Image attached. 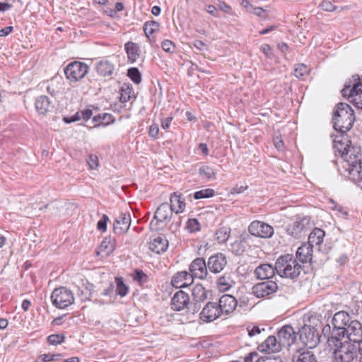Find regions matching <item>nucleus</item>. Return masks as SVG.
Segmentation results:
<instances>
[{
    "instance_id": "11",
    "label": "nucleus",
    "mask_w": 362,
    "mask_h": 362,
    "mask_svg": "<svg viewBox=\"0 0 362 362\" xmlns=\"http://www.w3.org/2000/svg\"><path fill=\"white\" fill-rule=\"evenodd\" d=\"M277 284L273 281H266L255 284L252 288V293L257 298H266L276 292Z\"/></svg>"
},
{
    "instance_id": "50",
    "label": "nucleus",
    "mask_w": 362,
    "mask_h": 362,
    "mask_svg": "<svg viewBox=\"0 0 362 362\" xmlns=\"http://www.w3.org/2000/svg\"><path fill=\"white\" fill-rule=\"evenodd\" d=\"M161 47L165 52L169 53H173L175 49V46L174 43L169 40H164L162 42Z\"/></svg>"
},
{
    "instance_id": "54",
    "label": "nucleus",
    "mask_w": 362,
    "mask_h": 362,
    "mask_svg": "<svg viewBox=\"0 0 362 362\" xmlns=\"http://www.w3.org/2000/svg\"><path fill=\"white\" fill-rule=\"evenodd\" d=\"M255 362H282V361L279 357L265 356L257 358Z\"/></svg>"
},
{
    "instance_id": "43",
    "label": "nucleus",
    "mask_w": 362,
    "mask_h": 362,
    "mask_svg": "<svg viewBox=\"0 0 362 362\" xmlns=\"http://www.w3.org/2000/svg\"><path fill=\"white\" fill-rule=\"evenodd\" d=\"M115 282L117 284V292L122 296H125L128 293V287L124 284L123 279L122 277H116Z\"/></svg>"
},
{
    "instance_id": "59",
    "label": "nucleus",
    "mask_w": 362,
    "mask_h": 362,
    "mask_svg": "<svg viewBox=\"0 0 362 362\" xmlns=\"http://www.w3.org/2000/svg\"><path fill=\"white\" fill-rule=\"evenodd\" d=\"M261 50L267 57H270L272 55V49L267 44L262 45L261 46Z\"/></svg>"
},
{
    "instance_id": "6",
    "label": "nucleus",
    "mask_w": 362,
    "mask_h": 362,
    "mask_svg": "<svg viewBox=\"0 0 362 362\" xmlns=\"http://www.w3.org/2000/svg\"><path fill=\"white\" fill-rule=\"evenodd\" d=\"M354 83L352 88L351 85H345L341 90L343 96H348L350 102L352 103L357 108L362 110V82L360 81L358 76H354Z\"/></svg>"
},
{
    "instance_id": "8",
    "label": "nucleus",
    "mask_w": 362,
    "mask_h": 362,
    "mask_svg": "<svg viewBox=\"0 0 362 362\" xmlns=\"http://www.w3.org/2000/svg\"><path fill=\"white\" fill-rule=\"evenodd\" d=\"M310 228V218L308 216H298L295 220H293L292 223L288 225L286 228V232L289 235H291L295 238H300Z\"/></svg>"
},
{
    "instance_id": "39",
    "label": "nucleus",
    "mask_w": 362,
    "mask_h": 362,
    "mask_svg": "<svg viewBox=\"0 0 362 362\" xmlns=\"http://www.w3.org/2000/svg\"><path fill=\"white\" fill-rule=\"evenodd\" d=\"M159 23L155 21H147L144 24L143 28L144 31L147 37H149V35L158 30L159 29Z\"/></svg>"
},
{
    "instance_id": "45",
    "label": "nucleus",
    "mask_w": 362,
    "mask_h": 362,
    "mask_svg": "<svg viewBox=\"0 0 362 362\" xmlns=\"http://www.w3.org/2000/svg\"><path fill=\"white\" fill-rule=\"evenodd\" d=\"M310 71L309 68L304 64H298L294 70V75L298 78H301Z\"/></svg>"
},
{
    "instance_id": "24",
    "label": "nucleus",
    "mask_w": 362,
    "mask_h": 362,
    "mask_svg": "<svg viewBox=\"0 0 362 362\" xmlns=\"http://www.w3.org/2000/svg\"><path fill=\"white\" fill-rule=\"evenodd\" d=\"M345 336H346V327L335 328L333 327L331 335L327 337L329 346H339L340 343H343L341 340L345 338Z\"/></svg>"
},
{
    "instance_id": "40",
    "label": "nucleus",
    "mask_w": 362,
    "mask_h": 362,
    "mask_svg": "<svg viewBox=\"0 0 362 362\" xmlns=\"http://www.w3.org/2000/svg\"><path fill=\"white\" fill-rule=\"evenodd\" d=\"M230 229L227 227L219 228L216 233V240L219 243H226L230 236Z\"/></svg>"
},
{
    "instance_id": "48",
    "label": "nucleus",
    "mask_w": 362,
    "mask_h": 362,
    "mask_svg": "<svg viewBox=\"0 0 362 362\" xmlns=\"http://www.w3.org/2000/svg\"><path fill=\"white\" fill-rule=\"evenodd\" d=\"M134 279L139 282L140 284H145L148 281V276L142 270H136Z\"/></svg>"
},
{
    "instance_id": "38",
    "label": "nucleus",
    "mask_w": 362,
    "mask_h": 362,
    "mask_svg": "<svg viewBox=\"0 0 362 362\" xmlns=\"http://www.w3.org/2000/svg\"><path fill=\"white\" fill-rule=\"evenodd\" d=\"M93 121L98 122L95 124V127L103 125L107 126L111 123H113L115 119L114 117L111 114L103 113V115H98L93 117Z\"/></svg>"
},
{
    "instance_id": "30",
    "label": "nucleus",
    "mask_w": 362,
    "mask_h": 362,
    "mask_svg": "<svg viewBox=\"0 0 362 362\" xmlns=\"http://www.w3.org/2000/svg\"><path fill=\"white\" fill-rule=\"evenodd\" d=\"M351 321L349 314L345 311L337 312L332 318L333 327L335 328L346 327Z\"/></svg>"
},
{
    "instance_id": "61",
    "label": "nucleus",
    "mask_w": 362,
    "mask_h": 362,
    "mask_svg": "<svg viewBox=\"0 0 362 362\" xmlns=\"http://www.w3.org/2000/svg\"><path fill=\"white\" fill-rule=\"evenodd\" d=\"M247 189V186H235L231 189V194H240Z\"/></svg>"
},
{
    "instance_id": "22",
    "label": "nucleus",
    "mask_w": 362,
    "mask_h": 362,
    "mask_svg": "<svg viewBox=\"0 0 362 362\" xmlns=\"http://www.w3.org/2000/svg\"><path fill=\"white\" fill-rule=\"evenodd\" d=\"M189 296L182 291L176 292L171 300L172 308L176 311H180L188 305Z\"/></svg>"
},
{
    "instance_id": "64",
    "label": "nucleus",
    "mask_w": 362,
    "mask_h": 362,
    "mask_svg": "<svg viewBox=\"0 0 362 362\" xmlns=\"http://www.w3.org/2000/svg\"><path fill=\"white\" fill-rule=\"evenodd\" d=\"M257 357V354L255 351L250 353L248 355H247L245 358V362H253L254 358Z\"/></svg>"
},
{
    "instance_id": "19",
    "label": "nucleus",
    "mask_w": 362,
    "mask_h": 362,
    "mask_svg": "<svg viewBox=\"0 0 362 362\" xmlns=\"http://www.w3.org/2000/svg\"><path fill=\"white\" fill-rule=\"evenodd\" d=\"M131 225L129 214H121L114 221L113 230L115 233L122 235L127 233Z\"/></svg>"
},
{
    "instance_id": "26",
    "label": "nucleus",
    "mask_w": 362,
    "mask_h": 362,
    "mask_svg": "<svg viewBox=\"0 0 362 362\" xmlns=\"http://www.w3.org/2000/svg\"><path fill=\"white\" fill-rule=\"evenodd\" d=\"M35 108L37 112L40 115H45L47 112L52 111L53 105L47 96L40 95L35 100Z\"/></svg>"
},
{
    "instance_id": "33",
    "label": "nucleus",
    "mask_w": 362,
    "mask_h": 362,
    "mask_svg": "<svg viewBox=\"0 0 362 362\" xmlns=\"http://www.w3.org/2000/svg\"><path fill=\"white\" fill-rule=\"evenodd\" d=\"M124 49L131 63H134L139 57V47L136 43L127 42L124 45Z\"/></svg>"
},
{
    "instance_id": "14",
    "label": "nucleus",
    "mask_w": 362,
    "mask_h": 362,
    "mask_svg": "<svg viewBox=\"0 0 362 362\" xmlns=\"http://www.w3.org/2000/svg\"><path fill=\"white\" fill-rule=\"evenodd\" d=\"M348 341L362 344V325L358 320H352L346 327Z\"/></svg>"
},
{
    "instance_id": "12",
    "label": "nucleus",
    "mask_w": 362,
    "mask_h": 362,
    "mask_svg": "<svg viewBox=\"0 0 362 362\" xmlns=\"http://www.w3.org/2000/svg\"><path fill=\"white\" fill-rule=\"evenodd\" d=\"M248 230L251 235L262 238H271L274 234V228L271 226L259 221L252 222Z\"/></svg>"
},
{
    "instance_id": "25",
    "label": "nucleus",
    "mask_w": 362,
    "mask_h": 362,
    "mask_svg": "<svg viewBox=\"0 0 362 362\" xmlns=\"http://www.w3.org/2000/svg\"><path fill=\"white\" fill-rule=\"evenodd\" d=\"M115 249V240L110 236L106 237L101 242L98 251L96 252L98 255L102 257H107L110 255Z\"/></svg>"
},
{
    "instance_id": "55",
    "label": "nucleus",
    "mask_w": 362,
    "mask_h": 362,
    "mask_svg": "<svg viewBox=\"0 0 362 362\" xmlns=\"http://www.w3.org/2000/svg\"><path fill=\"white\" fill-rule=\"evenodd\" d=\"M41 357H42V360L43 362H48V361L57 360V359L62 358V355L61 354H43L41 356Z\"/></svg>"
},
{
    "instance_id": "34",
    "label": "nucleus",
    "mask_w": 362,
    "mask_h": 362,
    "mask_svg": "<svg viewBox=\"0 0 362 362\" xmlns=\"http://www.w3.org/2000/svg\"><path fill=\"white\" fill-rule=\"evenodd\" d=\"M325 232L320 228H315L308 236V244H310L312 247L314 245H320L323 242L325 237Z\"/></svg>"
},
{
    "instance_id": "9",
    "label": "nucleus",
    "mask_w": 362,
    "mask_h": 362,
    "mask_svg": "<svg viewBox=\"0 0 362 362\" xmlns=\"http://www.w3.org/2000/svg\"><path fill=\"white\" fill-rule=\"evenodd\" d=\"M88 66L86 64L78 61L69 63L64 69V74L71 81L81 80L88 74Z\"/></svg>"
},
{
    "instance_id": "21",
    "label": "nucleus",
    "mask_w": 362,
    "mask_h": 362,
    "mask_svg": "<svg viewBox=\"0 0 362 362\" xmlns=\"http://www.w3.org/2000/svg\"><path fill=\"white\" fill-rule=\"evenodd\" d=\"M194 279L189 272L182 271L176 273L172 278V285L175 288H184L190 286Z\"/></svg>"
},
{
    "instance_id": "15",
    "label": "nucleus",
    "mask_w": 362,
    "mask_h": 362,
    "mask_svg": "<svg viewBox=\"0 0 362 362\" xmlns=\"http://www.w3.org/2000/svg\"><path fill=\"white\" fill-rule=\"evenodd\" d=\"M175 209V208H171L168 203L161 204L154 214L153 219L156 221V225L167 224L171 220Z\"/></svg>"
},
{
    "instance_id": "1",
    "label": "nucleus",
    "mask_w": 362,
    "mask_h": 362,
    "mask_svg": "<svg viewBox=\"0 0 362 362\" xmlns=\"http://www.w3.org/2000/svg\"><path fill=\"white\" fill-rule=\"evenodd\" d=\"M355 121L354 112L347 103H339L334 110V128L341 133L349 131Z\"/></svg>"
},
{
    "instance_id": "60",
    "label": "nucleus",
    "mask_w": 362,
    "mask_h": 362,
    "mask_svg": "<svg viewBox=\"0 0 362 362\" xmlns=\"http://www.w3.org/2000/svg\"><path fill=\"white\" fill-rule=\"evenodd\" d=\"M13 30V26H7L0 30V37H5L9 35Z\"/></svg>"
},
{
    "instance_id": "31",
    "label": "nucleus",
    "mask_w": 362,
    "mask_h": 362,
    "mask_svg": "<svg viewBox=\"0 0 362 362\" xmlns=\"http://www.w3.org/2000/svg\"><path fill=\"white\" fill-rule=\"evenodd\" d=\"M293 362H317L313 351L300 349L293 356Z\"/></svg>"
},
{
    "instance_id": "10",
    "label": "nucleus",
    "mask_w": 362,
    "mask_h": 362,
    "mask_svg": "<svg viewBox=\"0 0 362 362\" xmlns=\"http://www.w3.org/2000/svg\"><path fill=\"white\" fill-rule=\"evenodd\" d=\"M343 136H337L333 140V148L335 153L338 152L339 155L341 157L343 160H345L344 156L347 153V156H354L355 153L360 152V148L356 146H351L348 144L349 141L346 138H343Z\"/></svg>"
},
{
    "instance_id": "5",
    "label": "nucleus",
    "mask_w": 362,
    "mask_h": 362,
    "mask_svg": "<svg viewBox=\"0 0 362 362\" xmlns=\"http://www.w3.org/2000/svg\"><path fill=\"white\" fill-rule=\"evenodd\" d=\"M51 300L56 308L64 309L74 303V296L71 290L62 286L53 291Z\"/></svg>"
},
{
    "instance_id": "62",
    "label": "nucleus",
    "mask_w": 362,
    "mask_h": 362,
    "mask_svg": "<svg viewBox=\"0 0 362 362\" xmlns=\"http://www.w3.org/2000/svg\"><path fill=\"white\" fill-rule=\"evenodd\" d=\"M92 115L93 111L90 109H86L81 111L82 119H83L84 120H88V119H90Z\"/></svg>"
},
{
    "instance_id": "63",
    "label": "nucleus",
    "mask_w": 362,
    "mask_h": 362,
    "mask_svg": "<svg viewBox=\"0 0 362 362\" xmlns=\"http://www.w3.org/2000/svg\"><path fill=\"white\" fill-rule=\"evenodd\" d=\"M247 331L250 337H253L257 334L261 333V329L257 326H254L252 329H247Z\"/></svg>"
},
{
    "instance_id": "41",
    "label": "nucleus",
    "mask_w": 362,
    "mask_h": 362,
    "mask_svg": "<svg viewBox=\"0 0 362 362\" xmlns=\"http://www.w3.org/2000/svg\"><path fill=\"white\" fill-rule=\"evenodd\" d=\"M127 76L136 84H139L141 82V74L138 68H129L127 71Z\"/></svg>"
},
{
    "instance_id": "37",
    "label": "nucleus",
    "mask_w": 362,
    "mask_h": 362,
    "mask_svg": "<svg viewBox=\"0 0 362 362\" xmlns=\"http://www.w3.org/2000/svg\"><path fill=\"white\" fill-rule=\"evenodd\" d=\"M192 296L194 301L202 303L207 298L206 291L202 285L197 284L192 288Z\"/></svg>"
},
{
    "instance_id": "16",
    "label": "nucleus",
    "mask_w": 362,
    "mask_h": 362,
    "mask_svg": "<svg viewBox=\"0 0 362 362\" xmlns=\"http://www.w3.org/2000/svg\"><path fill=\"white\" fill-rule=\"evenodd\" d=\"M227 264L226 257L223 253H217L211 256L208 259L207 267L209 270L214 273H220Z\"/></svg>"
},
{
    "instance_id": "53",
    "label": "nucleus",
    "mask_w": 362,
    "mask_h": 362,
    "mask_svg": "<svg viewBox=\"0 0 362 362\" xmlns=\"http://www.w3.org/2000/svg\"><path fill=\"white\" fill-rule=\"evenodd\" d=\"M108 220V216L105 214H103L102 218L97 223V228L99 230L105 231L107 229V222Z\"/></svg>"
},
{
    "instance_id": "52",
    "label": "nucleus",
    "mask_w": 362,
    "mask_h": 362,
    "mask_svg": "<svg viewBox=\"0 0 362 362\" xmlns=\"http://www.w3.org/2000/svg\"><path fill=\"white\" fill-rule=\"evenodd\" d=\"M87 163L89 168L92 170H95L98 167L99 160L96 155L90 154L87 159Z\"/></svg>"
},
{
    "instance_id": "13",
    "label": "nucleus",
    "mask_w": 362,
    "mask_h": 362,
    "mask_svg": "<svg viewBox=\"0 0 362 362\" xmlns=\"http://www.w3.org/2000/svg\"><path fill=\"white\" fill-rule=\"evenodd\" d=\"M189 273L193 279H205L208 275V267L205 259L202 257L194 259L189 265Z\"/></svg>"
},
{
    "instance_id": "46",
    "label": "nucleus",
    "mask_w": 362,
    "mask_h": 362,
    "mask_svg": "<svg viewBox=\"0 0 362 362\" xmlns=\"http://www.w3.org/2000/svg\"><path fill=\"white\" fill-rule=\"evenodd\" d=\"M121 96L120 101L122 103H127L131 99V93L132 92V88L129 87H127L124 88V87L121 88Z\"/></svg>"
},
{
    "instance_id": "47",
    "label": "nucleus",
    "mask_w": 362,
    "mask_h": 362,
    "mask_svg": "<svg viewBox=\"0 0 362 362\" xmlns=\"http://www.w3.org/2000/svg\"><path fill=\"white\" fill-rule=\"evenodd\" d=\"M64 339V335L52 334L47 337V341L52 345H57L62 344Z\"/></svg>"
},
{
    "instance_id": "58",
    "label": "nucleus",
    "mask_w": 362,
    "mask_h": 362,
    "mask_svg": "<svg viewBox=\"0 0 362 362\" xmlns=\"http://www.w3.org/2000/svg\"><path fill=\"white\" fill-rule=\"evenodd\" d=\"M80 295L81 296V300H87L90 298L91 291L87 286L83 290L81 291Z\"/></svg>"
},
{
    "instance_id": "42",
    "label": "nucleus",
    "mask_w": 362,
    "mask_h": 362,
    "mask_svg": "<svg viewBox=\"0 0 362 362\" xmlns=\"http://www.w3.org/2000/svg\"><path fill=\"white\" fill-rule=\"evenodd\" d=\"M199 173L204 178L209 180L215 178V173L212 168L208 165H203L199 168Z\"/></svg>"
},
{
    "instance_id": "49",
    "label": "nucleus",
    "mask_w": 362,
    "mask_h": 362,
    "mask_svg": "<svg viewBox=\"0 0 362 362\" xmlns=\"http://www.w3.org/2000/svg\"><path fill=\"white\" fill-rule=\"evenodd\" d=\"M319 7L322 10H323L325 11H328V12H332L337 9V6L333 5V4L330 1H328V0L322 1L320 3Z\"/></svg>"
},
{
    "instance_id": "17",
    "label": "nucleus",
    "mask_w": 362,
    "mask_h": 362,
    "mask_svg": "<svg viewBox=\"0 0 362 362\" xmlns=\"http://www.w3.org/2000/svg\"><path fill=\"white\" fill-rule=\"evenodd\" d=\"M221 313L217 303L209 302L200 313V318L204 322H212L220 317Z\"/></svg>"
},
{
    "instance_id": "7",
    "label": "nucleus",
    "mask_w": 362,
    "mask_h": 362,
    "mask_svg": "<svg viewBox=\"0 0 362 362\" xmlns=\"http://www.w3.org/2000/svg\"><path fill=\"white\" fill-rule=\"evenodd\" d=\"M298 334L300 341L309 349L316 347L320 342V336L314 325H304L298 330Z\"/></svg>"
},
{
    "instance_id": "29",
    "label": "nucleus",
    "mask_w": 362,
    "mask_h": 362,
    "mask_svg": "<svg viewBox=\"0 0 362 362\" xmlns=\"http://www.w3.org/2000/svg\"><path fill=\"white\" fill-rule=\"evenodd\" d=\"M313 257V247L308 243H303L298 248L296 257L303 263L308 262Z\"/></svg>"
},
{
    "instance_id": "18",
    "label": "nucleus",
    "mask_w": 362,
    "mask_h": 362,
    "mask_svg": "<svg viewBox=\"0 0 362 362\" xmlns=\"http://www.w3.org/2000/svg\"><path fill=\"white\" fill-rule=\"evenodd\" d=\"M278 337L282 346H290L296 339V333L291 326L286 325L279 331Z\"/></svg>"
},
{
    "instance_id": "4",
    "label": "nucleus",
    "mask_w": 362,
    "mask_h": 362,
    "mask_svg": "<svg viewBox=\"0 0 362 362\" xmlns=\"http://www.w3.org/2000/svg\"><path fill=\"white\" fill-rule=\"evenodd\" d=\"M343 168L348 172L349 178L354 182H358L362 180V158L360 152L355 153L354 156H344Z\"/></svg>"
},
{
    "instance_id": "57",
    "label": "nucleus",
    "mask_w": 362,
    "mask_h": 362,
    "mask_svg": "<svg viewBox=\"0 0 362 362\" xmlns=\"http://www.w3.org/2000/svg\"><path fill=\"white\" fill-rule=\"evenodd\" d=\"M159 132V128L158 124H152L149 128L148 134L152 138H156Z\"/></svg>"
},
{
    "instance_id": "56",
    "label": "nucleus",
    "mask_w": 362,
    "mask_h": 362,
    "mask_svg": "<svg viewBox=\"0 0 362 362\" xmlns=\"http://www.w3.org/2000/svg\"><path fill=\"white\" fill-rule=\"evenodd\" d=\"M81 119H82L81 112H78L74 116H72L71 117H64L63 118V120L64 121L65 123L70 124L71 122L78 121Z\"/></svg>"
},
{
    "instance_id": "20",
    "label": "nucleus",
    "mask_w": 362,
    "mask_h": 362,
    "mask_svg": "<svg viewBox=\"0 0 362 362\" xmlns=\"http://www.w3.org/2000/svg\"><path fill=\"white\" fill-rule=\"evenodd\" d=\"M238 301L231 295L225 294L223 295L218 304L219 311L221 314H229L232 313L237 307Z\"/></svg>"
},
{
    "instance_id": "35",
    "label": "nucleus",
    "mask_w": 362,
    "mask_h": 362,
    "mask_svg": "<svg viewBox=\"0 0 362 362\" xmlns=\"http://www.w3.org/2000/svg\"><path fill=\"white\" fill-rule=\"evenodd\" d=\"M217 285L221 291H226L235 285V281L231 278L230 274L225 273L218 279Z\"/></svg>"
},
{
    "instance_id": "32",
    "label": "nucleus",
    "mask_w": 362,
    "mask_h": 362,
    "mask_svg": "<svg viewBox=\"0 0 362 362\" xmlns=\"http://www.w3.org/2000/svg\"><path fill=\"white\" fill-rule=\"evenodd\" d=\"M96 71L103 76L112 75L115 69L114 65L109 61H100L96 64Z\"/></svg>"
},
{
    "instance_id": "27",
    "label": "nucleus",
    "mask_w": 362,
    "mask_h": 362,
    "mask_svg": "<svg viewBox=\"0 0 362 362\" xmlns=\"http://www.w3.org/2000/svg\"><path fill=\"white\" fill-rule=\"evenodd\" d=\"M168 247V241L163 235L157 236L149 243L150 250L158 254L165 252Z\"/></svg>"
},
{
    "instance_id": "3",
    "label": "nucleus",
    "mask_w": 362,
    "mask_h": 362,
    "mask_svg": "<svg viewBox=\"0 0 362 362\" xmlns=\"http://www.w3.org/2000/svg\"><path fill=\"white\" fill-rule=\"evenodd\" d=\"M361 344L344 341L336 347L333 354L337 362H352L359 354Z\"/></svg>"
},
{
    "instance_id": "36",
    "label": "nucleus",
    "mask_w": 362,
    "mask_h": 362,
    "mask_svg": "<svg viewBox=\"0 0 362 362\" xmlns=\"http://www.w3.org/2000/svg\"><path fill=\"white\" fill-rule=\"evenodd\" d=\"M170 202V206L171 208H175L174 211L176 214L181 212L185 207V203L184 199H182L181 194H177L175 192L171 194Z\"/></svg>"
},
{
    "instance_id": "51",
    "label": "nucleus",
    "mask_w": 362,
    "mask_h": 362,
    "mask_svg": "<svg viewBox=\"0 0 362 362\" xmlns=\"http://www.w3.org/2000/svg\"><path fill=\"white\" fill-rule=\"evenodd\" d=\"M187 228L190 232L199 230V223L195 218H190L187 221Z\"/></svg>"
},
{
    "instance_id": "44",
    "label": "nucleus",
    "mask_w": 362,
    "mask_h": 362,
    "mask_svg": "<svg viewBox=\"0 0 362 362\" xmlns=\"http://www.w3.org/2000/svg\"><path fill=\"white\" fill-rule=\"evenodd\" d=\"M215 194L213 189L207 188L194 192V198L195 199L212 197Z\"/></svg>"
},
{
    "instance_id": "28",
    "label": "nucleus",
    "mask_w": 362,
    "mask_h": 362,
    "mask_svg": "<svg viewBox=\"0 0 362 362\" xmlns=\"http://www.w3.org/2000/svg\"><path fill=\"white\" fill-rule=\"evenodd\" d=\"M276 266L273 267L269 264H262L255 270V274L259 279H268L275 274Z\"/></svg>"
},
{
    "instance_id": "23",
    "label": "nucleus",
    "mask_w": 362,
    "mask_h": 362,
    "mask_svg": "<svg viewBox=\"0 0 362 362\" xmlns=\"http://www.w3.org/2000/svg\"><path fill=\"white\" fill-rule=\"evenodd\" d=\"M282 348L281 344L277 341L274 336H269L267 339L258 346V349L261 352L265 353H276L281 351Z\"/></svg>"
},
{
    "instance_id": "2",
    "label": "nucleus",
    "mask_w": 362,
    "mask_h": 362,
    "mask_svg": "<svg viewBox=\"0 0 362 362\" xmlns=\"http://www.w3.org/2000/svg\"><path fill=\"white\" fill-rule=\"evenodd\" d=\"M302 266L292 255H281L276 261V272L281 277L297 278L300 274Z\"/></svg>"
}]
</instances>
